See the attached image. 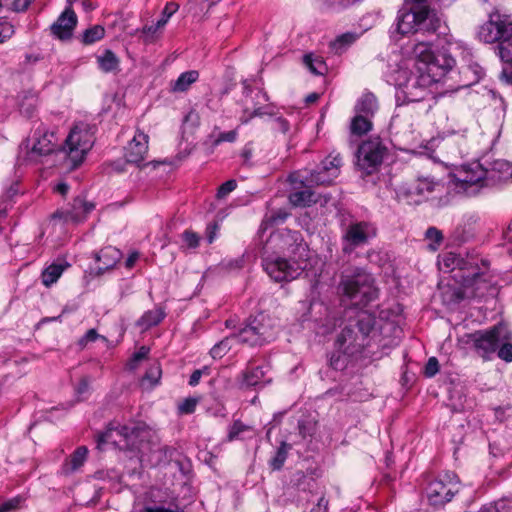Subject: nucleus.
Instances as JSON below:
<instances>
[{
  "label": "nucleus",
  "instance_id": "obj_45",
  "mask_svg": "<svg viewBox=\"0 0 512 512\" xmlns=\"http://www.w3.org/2000/svg\"><path fill=\"white\" fill-rule=\"evenodd\" d=\"M36 98L34 96L25 97L23 102L20 104V112L25 117H32L36 108Z\"/></svg>",
  "mask_w": 512,
  "mask_h": 512
},
{
  "label": "nucleus",
  "instance_id": "obj_29",
  "mask_svg": "<svg viewBox=\"0 0 512 512\" xmlns=\"http://www.w3.org/2000/svg\"><path fill=\"white\" fill-rule=\"evenodd\" d=\"M87 454L85 446L78 447L62 465V473L68 475L77 471L86 461Z\"/></svg>",
  "mask_w": 512,
  "mask_h": 512
},
{
  "label": "nucleus",
  "instance_id": "obj_5",
  "mask_svg": "<svg viewBox=\"0 0 512 512\" xmlns=\"http://www.w3.org/2000/svg\"><path fill=\"white\" fill-rule=\"evenodd\" d=\"M337 290L355 306H365L378 297L373 276L359 267L342 271Z\"/></svg>",
  "mask_w": 512,
  "mask_h": 512
},
{
  "label": "nucleus",
  "instance_id": "obj_62",
  "mask_svg": "<svg viewBox=\"0 0 512 512\" xmlns=\"http://www.w3.org/2000/svg\"><path fill=\"white\" fill-rule=\"evenodd\" d=\"M327 507L328 501L324 497H321L319 498L317 504L312 507L310 512H327Z\"/></svg>",
  "mask_w": 512,
  "mask_h": 512
},
{
  "label": "nucleus",
  "instance_id": "obj_47",
  "mask_svg": "<svg viewBox=\"0 0 512 512\" xmlns=\"http://www.w3.org/2000/svg\"><path fill=\"white\" fill-rule=\"evenodd\" d=\"M509 341L510 340L502 341V343H499L497 349L498 357L506 362L512 361V344Z\"/></svg>",
  "mask_w": 512,
  "mask_h": 512
},
{
  "label": "nucleus",
  "instance_id": "obj_34",
  "mask_svg": "<svg viewBox=\"0 0 512 512\" xmlns=\"http://www.w3.org/2000/svg\"><path fill=\"white\" fill-rule=\"evenodd\" d=\"M372 118L355 114L350 123V132L355 136H362L372 129Z\"/></svg>",
  "mask_w": 512,
  "mask_h": 512
},
{
  "label": "nucleus",
  "instance_id": "obj_48",
  "mask_svg": "<svg viewBox=\"0 0 512 512\" xmlns=\"http://www.w3.org/2000/svg\"><path fill=\"white\" fill-rule=\"evenodd\" d=\"M23 501L21 496L9 499L0 505V512H15L21 507Z\"/></svg>",
  "mask_w": 512,
  "mask_h": 512
},
{
  "label": "nucleus",
  "instance_id": "obj_18",
  "mask_svg": "<svg viewBox=\"0 0 512 512\" xmlns=\"http://www.w3.org/2000/svg\"><path fill=\"white\" fill-rule=\"evenodd\" d=\"M441 187V183L433 177L421 176L412 185L401 187L397 195L400 200L409 205H418L427 200L432 193L440 190Z\"/></svg>",
  "mask_w": 512,
  "mask_h": 512
},
{
  "label": "nucleus",
  "instance_id": "obj_23",
  "mask_svg": "<svg viewBox=\"0 0 512 512\" xmlns=\"http://www.w3.org/2000/svg\"><path fill=\"white\" fill-rule=\"evenodd\" d=\"M121 256V251L115 247L108 246L101 249L95 255V259L99 263L97 267L98 274H103L105 271L113 268L121 259Z\"/></svg>",
  "mask_w": 512,
  "mask_h": 512
},
{
  "label": "nucleus",
  "instance_id": "obj_38",
  "mask_svg": "<svg viewBox=\"0 0 512 512\" xmlns=\"http://www.w3.org/2000/svg\"><path fill=\"white\" fill-rule=\"evenodd\" d=\"M221 0H189L187 6L189 12L194 15H199L201 13H207L209 8L216 5Z\"/></svg>",
  "mask_w": 512,
  "mask_h": 512
},
{
  "label": "nucleus",
  "instance_id": "obj_53",
  "mask_svg": "<svg viewBox=\"0 0 512 512\" xmlns=\"http://www.w3.org/2000/svg\"><path fill=\"white\" fill-rule=\"evenodd\" d=\"M14 27L7 21H0V43L5 42L14 34Z\"/></svg>",
  "mask_w": 512,
  "mask_h": 512
},
{
  "label": "nucleus",
  "instance_id": "obj_28",
  "mask_svg": "<svg viewBox=\"0 0 512 512\" xmlns=\"http://www.w3.org/2000/svg\"><path fill=\"white\" fill-rule=\"evenodd\" d=\"M378 110V102L374 94L365 93L356 102L354 107L355 114H360L373 118Z\"/></svg>",
  "mask_w": 512,
  "mask_h": 512
},
{
  "label": "nucleus",
  "instance_id": "obj_33",
  "mask_svg": "<svg viewBox=\"0 0 512 512\" xmlns=\"http://www.w3.org/2000/svg\"><path fill=\"white\" fill-rule=\"evenodd\" d=\"M361 33L356 32H346L335 38V40L331 43V49L336 54H341L346 51L353 43L357 41L360 37Z\"/></svg>",
  "mask_w": 512,
  "mask_h": 512
},
{
  "label": "nucleus",
  "instance_id": "obj_13",
  "mask_svg": "<svg viewBox=\"0 0 512 512\" xmlns=\"http://www.w3.org/2000/svg\"><path fill=\"white\" fill-rule=\"evenodd\" d=\"M130 512H183L166 492L152 488L136 495Z\"/></svg>",
  "mask_w": 512,
  "mask_h": 512
},
{
  "label": "nucleus",
  "instance_id": "obj_15",
  "mask_svg": "<svg viewBox=\"0 0 512 512\" xmlns=\"http://www.w3.org/2000/svg\"><path fill=\"white\" fill-rule=\"evenodd\" d=\"M55 135L53 132L40 123L35 128L32 138L24 141L20 150L25 153V160L28 162L37 163L42 156L49 155L55 150Z\"/></svg>",
  "mask_w": 512,
  "mask_h": 512
},
{
  "label": "nucleus",
  "instance_id": "obj_21",
  "mask_svg": "<svg viewBox=\"0 0 512 512\" xmlns=\"http://www.w3.org/2000/svg\"><path fill=\"white\" fill-rule=\"evenodd\" d=\"M77 25V16L71 8H66L51 25V33L60 40L71 38Z\"/></svg>",
  "mask_w": 512,
  "mask_h": 512
},
{
  "label": "nucleus",
  "instance_id": "obj_31",
  "mask_svg": "<svg viewBox=\"0 0 512 512\" xmlns=\"http://www.w3.org/2000/svg\"><path fill=\"white\" fill-rule=\"evenodd\" d=\"M199 78V73L196 70H189L183 72L179 77L171 84L172 92H185L190 86L195 83Z\"/></svg>",
  "mask_w": 512,
  "mask_h": 512
},
{
  "label": "nucleus",
  "instance_id": "obj_4",
  "mask_svg": "<svg viewBox=\"0 0 512 512\" xmlns=\"http://www.w3.org/2000/svg\"><path fill=\"white\" fill-rule=\"evenodd\" d=\"M342 158L339 153L332 152L313 170H303L289 176L291 183H299L302 190L290 193L289 200L295 206H309L315 203V194L310 190L314 185H329L340 174Z\"/></svg>",
  "mask_w": 512,
  "mask_h": 512
},
{
  "label": "nucleus",
  "instance_id": "obj_60",
  "mask_svg": "<svg viewBox=\"0 0 512 512\" xmlns=\"http://www.w3.org/2000/svg\"><path fill=\"white\" fill-rule=\"evenodd\" d=\"M33 0H13L12 10L16 12L25 11Z\"/></svg>",
  "mask_w": 512,
  "mask_h": 512
},
{
  "label": "nucleus",
  "instance_id": "obj_9",
  "mask_svg": "<svg viewBox=\"0 0 512 512\" xmlns=\"http://www.w3.org/2000/svg\"><path fill=\"white\" fill-rule=\"evenodd\" d=\"M262 266L275 282L292 281L305 269L304 262L286 259L277 253H270L267 247H264Z\"/></svg>",
  "mask_w": 512,
  "mask_h": 512
},
{
  "label": "nucleus",
  "instance_id": "obj_40",
  "mask_svg": "<svg viewBox=\"0 0 512 512\" xmlns=\"http://www.w3.org/2000/svg\"><path fill=\"white\" fill-rule=\"evenodd\" d=\"M105 35V29L101 25H95L86 29L82 35V42L84 44H93L101 40Z\"/></svg>",
  "mask_w": 512,
  "mask_h": 512
},
{
  "label": "nucleus",
  "instance_id": "obj_6",
  "mask_svg": "<svg viewBox=\"0 0 512 512\" xmlns=\"http://www.w3.org/2000/svg\"><path fill=\"white\" fill-rule=\"evenodd\" d=\"M151 436V430L144 423L132 425H120L109 423L106 430L97 435V448L103 449L106 444H111L119 449L137 450L144 454V442Z\"/></svg>",
  "mask_w": 512,
  "mask_h": 512
},
{
  "label": "nucleus",
  "instance_id": "obj_36",
  "mask_svg": "<svg viewBox=\"0 0 512 512\" xmlns=\"http://www.w3.org/2000/svg\"><path fill=\"white\" fill-rule=\"evenodd\" d=\"M161 375H162V370H161L160 364L157 362L153 363L147 369L145 375L143 376L142 385L146 386L148 384V386L150 388L156 386L161 379Z\"/></svg>",
  "mask_w": 512,
  "mask_h": 512
},
{
  "label": "nucleus",
  "instance_id": "obj_20",
  "mask_svg": "<svg viewBox=\"0 0 512 512\" xmlns=\"http://www.w3.org/2000/svg\"><path fill=\"white\" fill-rule=\"evenodd\" d=\"M94 204L86 201L83 197L74 198L67 209L57 210L52 214V219L63 220L64 222L79 223L86 219L87 215L94 209Z\"/></svg>",
  "mask_w": 512,
  "mask_h": 512
},
{
  "label": "nucleus",
  "instance_id": "obj_58",
  "mask_svg": "<svg viewBox=\"0 0 512 512\" xmlns=\"http://www.w3.org/2000/svg\"><path fill=\"white\" fill-rule=\"evenodd\" d=\"M237 138L236 130H231L227 132H222L218 135L216 143L220 142H234Z\"/></svg>",
  "mask_w": 512,
  "mask_h": 512
},
{
  "label": "nucleus",
  "instance_id": "obj_17",
  "mask_svg": "<svg viewBox=\"0 0 512 512\" xmlns=\"http://www.w3.org/2000/svg\"><path fill=\"white\" fill-rule=\"evenodd\" d=\"M459 491V479L454 472H445L439 478L431 481L426 494L432 505H443L449 502Z\"/></svg>",
  "mask_w": 512,
  "mask_h": 512
},
{
  "label": "nucleus",
  "instance_id": "obj_52",
  "mask_svg": "<svg viewBox=\"0 0 512 512\" xmlns=\"http://www.w3.org/2000/svg\"><path fill=\"white\" fill-rule=\"evenodd\" d=\"M99 338L103 341H107V339L104 336L99 335L95 329H89L79 340L78 344L81 347H85L88 343L94 342Z\"/></svg>",
  "mask_w": 512,
  "mask_h": 512
},
{
  "label": "nucleus",
  "instance_id": "obj_39",
  "mask_svg": "<svg viewBox=\"0 0 512 512\" xmlns=\"http://www.w3.org/2000/svg\"><path fill=\"white\" fill-rule=\"evenodd\" d=\"M290 449V444H287L286 442L281 443L275 453V456L270 461V465L274 470H280L283 467Z\"/></svg>",
  "mask_w": 512,
  "mask_h": 512
},
{
  "label": "nucleus",
  "instance_id": "obj_8",
  "mask_svg": "<svg viewBox=\"0 0 512 512\" xmlns=\"http://www.w3.org/2000/svg\"><path fill=\"white\" fill-rule=\"evenodd\" d=\"M276 334L277 330L273 319L264 313H259L250 317L246 325L235 336L237 341L241 343L250 346H261L272 341Z\"/></svg>",
  "mask_w": 512,
  "mask_h": 512
},
{
  "label": "nucleus",
  "instance_id": "obj_25",
  "mask_svg": "<svg viewBox=\"0 0 512 512\" xmlns=\"http://www.w3.org/2000/svg\"><path fill=\"white\" fill-rule=\"evenodd\" d=\"M153 454L156 456L157 464H171L174 463L181 471L184 470L183 467V457L181 453L173 447L163 446L158 447L153 451Z\"/></svg>",
  "mask_w": 512,
  "mask_h": 512
},
{
  "label": "nucleus",
  "instance_id": "obj_64",
  "mask_svg": "<svg viewBox=\"0 0 512 512\" xmlns=\"http://www.w3.org/2000/svg\"><path fill=\"white\" fill-rule=\"evenodd\" d=\"M138 258H139V253L132 252L125 261L126 268H129V269L132 268L134 266L135 262L138 260Z\"/></svg>",
  "mask_w": 512,
  "mask_h": 512
},
{
  "label": "nucleus",
  "instance_id": "obj_56",
  "mask_svg": "<svg viewBox=\"0 0 512 512\" xmlns=\"http://www.w3.org/2000/svg\"><path fill=\"white\" fill-rule=\"evenodd\" d=\"M223 266L230 271L241 269L244 266V256L224 261Z\"/></svg>",
  "mask_w": 512,
  "mask_h": 512
},
{
  "label": "nucleus",
  "instance_id": "obj_42",
  "mask_svg": "<svg viewBox=\"0 0 512 512\" xmlns=\"http://www.w3.org/2000/svg\"><path fill=\"white\" fill-rule=\"evenodd\" d=\"M425 237L427 240L431 241L429 247L434 251L440 246L443 240L442 232L436 227H429L425 232Z\"/></svg>",
  "mask_w": 512,
  "mask_h": 512
},
{
  "label": "nucleus",
  "instance_id": "obj_11",
  "mask_svg": "<svg viewBox=\"0 0 512 512\" xmlns=\"http://www.w3.org/2000/svg\"><path fill=\"white\" fill-rule=\"evenodd\" d=\"M265 247H267L268 251L270 247H275L277 254H287L290 259H296L304 263L308 259V246L298 231L278 230L271 234Z\"/></svg>",
  "mask_w": 512,
  "mask_h": 512
},
{
  "label": "nucleus",
  "instance_id": "obj_49",
  "mask_svg": "<svg viewBox=\"0 0 512 512\" xmlns=\"http://www.w3.org/2000/svg\"><path fill=\"white\" fill-rule=\"evenodd\" d=\"M198 402H199L198 398H195V397L186 398L179 404V406H178L179 412L181 414L193 413L196 409Z\"/></svg>",
  "mask_w": 512,
  "mask_h": 512
},
{
  "label": "nucleus",
  "instance_id": "obj_54",
  "mask_svg": "<svg viewBox=\"0 0 512 512\" xmlns=\"http://www.w3.org/2000/svg\"><path fill=\"white\" fill-rule=\"evenodd\" d=\"M439 371V362L437 358L430 357L425 365L424 373L427 377L435 376Z\"/></svg>",
  "mask_w": 512,
  "mask_h": 512
},
{
  "label": "nucleus",
  "instance_id": "obj_44",
  "mask_svg": "<svg viewBox=\"0 0 512 512\" xmlns=\"http://www.w3.org/2000/svg\"><path fill=\"white\" fill-rule=\"evenodd\" d=\"M248 430H250L249 426L243 424L239 420L234 421V423L229 429L227 439L228 441H234L236 439H239L241 434Z\"/></svg>",
  "mask_w": 512,
  "mask_h": 512
},
{
  "label": "nucleus",
  "instance_id": "obj_55",
  "mask_svg": "<svg viewBox=\"0 0 512 512\" xmlns=\"http://www.w3.org/2000/svg\"><path fill=\"white\" fill-rule=\"evenodd\" d=\"M90 382L87 377H83L78 383L75 391L79 399H83L89 393Z\"/></svg>",
  "mask_w": 512,
  "mask_h": 512
},
{
  "label": "nucleus",
  "instance_id": "obj_50",
  "mask_svg": "<svg viewBox=\"0 0 512 512\" xmlns=\"http://www.w3.org/2000/svg\"><path fill=\"white\" fill-rule=\"evenodd\" d=\"M237 187V182L233 179L228 180L224 182L217 191V198L218 199H224L230 194L232 191H234Z\"/></svg>",
  "mask_w": 512,
  "mask_h": 512
},
{
  "label": "nucleus",
  "instance_id": "obj_41",
  "mask_svg": "<svg viewBox=\"0 0 512 512\" xmlns=\"http://www.w3.org/2000/svg\"><path fill=\"white\" fill-rule=\"evenodd\" d=\"M163 28L164 26L160 25L158 20L156 23L151 25H145L142 28V38L144 42H153L158 37V34Z\"/></svg>",
  "mask_w": 512,
  "mask_h": 512
},
{
  "label": "nucleus",
  "instance_id": "obj_19",
  "mask_svg": "<svg viewBox=\"0 0 512 512\" xmlns=\"http://www.w3.org/2000/svg\"><path fill=\"white\" fill-rule=\"evenodd\" d=\"M376 236V228L370 222L352 221L343 231V251L351 253L355 248L367 244Z\"/></svg>",
  "mask_w": 512,
  "mask_h": 512
},
{
  "label": "nucleus",
  "instance_id": "obj_7",
  "mask_svg": "<svg viewBox=\"0 0 512 512\" xmlns=\"http://www.w3.org/2000/svg\"><path fill=\"white\" fill-rule=\"evenodd\" d=\"M448 271L458 269L462 272L461 278L465 287L474 286L488 268V262L479 258L476 253H467L465 256L447 252L443 254L440 262Z\"/></svg>",
  "mask_w": 512,
  "mask_h": 512
},
{
  "label": "nucleus",
  "instance_id": "obj_61",
  "mask_svg": "<svg viewBox=\"0 0 512 512\" xmlns=\"http://www.w3.org/2000/svg\"><path fill=\"white\" fill-rule=\"evenodd\" d=\"M468 70L472 71L474 73V79L469 83V85L472 83L478 82L481 79V77L483 75V70L479 65H477V64L471 65L468 67ZM464 86H468V84H465Z\"/></svg>",
  "mask_w": 512,
  "mask_h": 512
},
{
  "label": "nucleus",
  "instance_id": "obj_32",
  "mask_svg": "<svg viewBox=\"0 0 512 512\" xmlns=\"http://www.w3.org/2000/svg\"><path fill=\"white\" fill-rule=\"evenodd\" d=\"M99 69L104 73H112L119 70V59L109 49H106L101 55L97 56Z\"/></svg>",
  "mask_w": 512,
  "mask_h": 512
},
{
  "label": "nucleus",
  "instance_id": "obj_10",
  "mask_svg": "<svg viewBox=\"0 0 512 512\" xmlns=\"http://www.w3.org/2000/svg\"><path fill=\"white\" fill-rule=\"evenodd\" d=\"M94 144V135L86 123L76 124L65 140L62 150L66 153L72 167L80 165Z\"/></svg>",
  "mask_w": 512,
  "mask_h": 512
},
{
  "label": "nucleus",
  "instance_id": "obj_57",
  "mask_svg": "<svg viewBox=\"0 0 512 512\" xmlns=\"http://www.w3.org/2000/svg\"><path fill=\"white\" fill-rule=\"evenodd\" d=\"M218 230H219V225L217 223H210L207 225L206 240H207L208 244H211L214 242V240L217 237Z\"/></svg>",
  "mask_w": 512,
  "mask_h": 512
},
{
  "label": "nucleus",
  "instance_id": "obj_59",
  "mask_svg": "<svg viewBox=\"0 0 512 512\" xmlns=\"http://www.w3.org/2000/svg\"><path fill=\"white\" fill-rule=\"evenodd\" d=\"M273 127H274V129H276L282 133H286L289 130V123L286 119H284L282 117H277L274 120Z\"/></svg>",
  "mask_w": 512,
  "mask_h": 512
},
{
  "label": "nucleus",
  "instance_id": "obj_2",
  "mask_svg": "<svg viewBox=\"0 0 512 512\" xmlns=\"http://www.w3.org/2000/svg\"><path fill=\"white\" fill-rule=\"evenodd\" d=\"M452 188L457 194L474 197L486 188L512 180V163L497 159L464 163L450 174Z\"/></svg>",
  "mask_w": 512,
  "mask_h": 512
},
{
  "label": "nucleus",
  "instance_id": "obj_27",
  "mask_svg": "<svg viewBox=\"0 0 512 512\" xmlns=\"http://www.w3.org/2000/svg\"><path fill=\"white\" fill-rule=\"evenodd\" d=\"M264 366H249L242 373L241 385L245 387H253L261 385L262 383H268L270 380L265 379Z\"/></svg>",
  "mask_w": 512,
  "mask_h": 512
},
{
  "label": "nucleus",
  "instance_id": "obj_35",
  "mask_svg": "<svg viewBox=\"0 0 512 512\" xmlns=\"http://www.w3.org/2000/svg\"><path fill=\"white\" fill-rule=\"evenodd\" d=\"M303 63L315 75H323L327 71V65L321 56L306 54L303 57Z\"/></svg>",
  "mask_w": 512,
  "mask_h": 512
},
{
  "label": "nucleus",
  "instance_id": "obj_37",
  "mask_svg": "<svg viewBox=\"0 0 512 512\" xmlns=\"http://www.w3.org/2000/svg\"><path fill=\"white\" fill-rule=\"evenodd\" d=\"M237 340L236 336L226 337L217 344H215L211 350L210 355L213 359H221L231 349V342Z\"/></svg>",
  "mask_w": 512,
  "mask_h": 512
},
{
  "label": "nucleus",
  "instance_id": "obj_24",
  "mask_svg": "<svg viewBox=\"0 0 512 512\" xmlns=\"http://www.w3.org/2000/svg\"><path fill=\"white\" fill-rule=\"evenodd\" d=\"M329 311L327 306L319 300H312L309 303L308 312L301 316V321H314L323 326H328L329 320Z\"/></svg>",
  "mask_w": 512,
  "mask_h": 512
},
{
  "label": "nucleus",
  "instance_id": "obj_46",
  "mask_svg": "<svg viewBox=\"0 0 512 512\" xmlns=\"http://www.w3.org/2000/svg\"><path fill=\"white\" fill-rule=\"evenodd\" d=\"M178 9H179V4H177L175 2L166 3V5L162 11L161 17L158 20L160 22V25H163L165 27V25L168 23L169 19L178 11Z\"/></svg>",
  "mask_w": 512,
  "mask_h": 512
},
{
  "label": "nucleus",
  "instance_id": "obj_12",
  "mask_svg": "<svg viewBox=\"0 0 512 512\" xmlns=\"http://www.w3.org/2000/svg\"><path fill=\"white\" fill-rule=\"evenodd\" d=\"M387 155V145L380 137H373L359 145L356 153V165L365 174L370 175L380 169Z\"/></svg>",
  "mask_w": 512,
  "mask_h": 512
},
{
  "label": "nucleus",
  "instance_id": "obj_14",
  "mask_svg": "<svg viewBox=\"0 0 512 512\" xmlns=\"http://www.w3.org/2000/svg\"><path fill=\"white\" fill-rule=\"evenodd\" d=\"M477 35L484 43L501 44L512 35V15L494 9L489 13L488 20L479 27Z\"/></svg>",
  "mask_w": 512,
  "mask_h": 512
},
{
  "label": "nucleus",
  "instance_id": "obj_16",
  "mask_svg": "<svg viewBox=\"0 0 512 512\" xmlns=\"http://www.w3.org/2000/svg\"><path fill=\"white\" fill-rule=\"evenodd\" d=\"M468 337L480 356L490 358L497 351L499 343L511 339V332L507 325L498 324L489 330L476 331Z\"/></svg>",
  "mask_w": 512,
  "mask_h": 512
},
{
  "label": "nucleus",
  "instance_id": "obj_30",
  "mask_svg": "<svg viewBox=\"0 0 512 512\" xmlns=\"http://www.w3.org/2000/svg\"><path fill=\"white\" fill-rule=\"evenodd\" d=\"M165 317V312L157 307L152 310L146 311L136 322L142 331H146L153 326L158 325Z\"/></svg>",
  "mask_w": 512,
  "mask_h": 512
},
{
  "label": "nucleus",
  "instance_id": "obj_26",
  "mask_svg": "<svg viewBox=\"0 0 512 512\" xmlns=\"http://www.w3.org/2000/svg\"><path fill=\"white\" fill-rule=\"evenodd\" d=\"M69 263H67L63 259H59L56 262H53L48 267H46L41 274V281L44 286L50 287L63 274V272L69 267Z\"/></svg>",
  "mask_w": 512,
  "mask_h": 512
},
{
  "label": "nucleus",
  "instance_id": "obj_51",
  "mask_svg": "<svg viewBox=\"0 0 512 512\" xmlns=\"http://www.w3.org/2000/svg\"><path fill=\"white\" fill-rule=\"evenodd\" d=\"M182 239L188 248H196L199 246L200 236L193 231H184Z\"/></svg>",
  "mask_w": 512,
  "mask_h": 512
},
{
  "label": "nucleus",
  "instance_id": "obj_1",
  "mask_svg": "<svg viewBox=\"0 0 512 512\" xmlns=\"http://www.w3.org/2000/svg\"><path fill=\"white\" fill-rule=\"evenodd\" d=\"M413 70L400 67L396 71V113L391 118V126L395 129L402 124L401 115L408 103L419 102L427 94H445L457 91L460 85L454 80L457 72L454 69L455 60L445 53L434 54L430 41H421L413 47Z\"/></svg>",
  "mask_w": 512,
  "mask_h": 512
},
{
  "label": "nucleus",
  "instance_id": "obj_63",
  "mask_svg": "<svg viewBox=\"0 0 512 512\" xmlns=\"http://www.w3.org/2000/svg\"><path fill=\"white\" fill-rule=\"evenodd\" d=\"M204 371H206V368L204 370H195L190 376L189 385L196 386L199 383Z\"/></svg>",
  "mask_w": 512,
  "mask_h": 512
},
{
  "label": "nucleus",
  "instance_id": "obj_3",
  "mask_svg": "<svg viewBox=\"0 0 512 512\" xmlns=\"http://www.w3.org/2000/svg\"><path fill=\"white\" fill-rule=\"evenodd\" d=\"M348 321L335 342L336 350L329 358V365L336 371L345 369L350 358L367 345V336L375 326V317L367 310L349 309Z\"/></svg>",
  "mask_w": 512,
  "mask_h": 512
},
{
  "label": "nucleus",
  "instance_id": "obj_43",
  "mask_svg": "<svg viewBox=\"0 0 512 512\" xmlns=\"http://www.w3.org/2000/svg\"><path fill=\"white\" fill-rule=\"evenodd\" d=\"M149 351V348L146 346L140 347L138 351H136L130 358L127 364L128 368L130 370H135L138 367L139 363L148 356Z\"/></svg>",
  "mask_w": 512,
  "mask_h": 512
},
{
  "label": "nucleus",
  "instance_id": "obj_22",
  "mask_svg": "<svg viewBox=\"0 0 512 512\" xmlns=\"http://www.w3.org/2000/svg\"><path fill=\"white\" fill-rule=\"evenodd\" d=\"M148 152V135L137 131L125 148V158L128 163L140 164Z\"/></svg>",
  "mask_w": 512,
  "mask_h": 512
}]
</instances>
